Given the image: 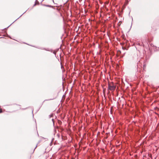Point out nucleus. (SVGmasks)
I'll return each instance as SVG.
<instances>
[{"instance_id":"nucleus-8","label":"nucleus","mask_w":159,"mask_h":159,"mask_svg":"<svg viewBox=\"0 0 159 159\" xmlns=\"http://www.w3.org/2000/svg\"><path fill=\"white\" fill-rule=\"evenodd\" d=\"M52 122H53V124L54 125V119H52Z\"/></svg>"},{"instance_id":"nucleus-4","label":"nucleus","mask_w":159,"mask_h":159,"mask_svg":"<svg viewBox=\"0 0 159 159\" xmlns=\"http://www.w3.org/2000/svg\"><path fill=\"white\" fill-rule=\"evenodd\" d=\"M36 2H37L38 3H39L37 0H36L35 2V4H34V6H35L36 5Z\"/></svg>"},{"instance_id":"nucleus-12","label":"nucleus","mask_w":159,"mask_h":159,"mask_svg":"<svg viewBox=\"0 0 159 159\" xmlns=\"http://www.w3.org/2000/svg\"><path fill=\"white\" fill-rule=\"evenodd\" d=\"M20 17H19V18H17V19H19V18H20Z\"/></svg>"},{"instance_id":"nucleus-6","label":"nucleus","mask_w":159,"mask_h":159,"mask_svg":"<svg viewBox=\"0 0 159 159\" xmlns=\"http://www.w3.org/2000/svg\"><path fill=\"white\" fill-rule=\"evenodd\" d=\"M54 98H52V99H48V100H45V101H49V100H53V99H54Z\"/></svg>"},{"instance_id":"nucleus-17","label":"nucleus","mask_w":159,"mask_h":159,"mask_svg":"<svg viewBox=\"0 0 159 159\" xmlns=\"http://www.w3.org/2000/svg\"><path fill=\"white\" fill-rule=\"evenodd\" d=\"M52 1H53L54 2V1H53V0H52Z\"/></svg>"},{"instance_id":"nucleus-7","label":"nucleus","mask_w":159,"mask_h":159,"mask_svg":"<svg viewBox=\"0 0 159 159\" xmlns=\"http://www.w3.org/2000/svg\"><path fill=\"white\" fill-rule=\"evenodd\" d=\"M2 111L1 109H0V113H2Z\"/></svg>"},{"instance_id":"nucleus-5","label":"nucleus","mask_w":159,"mask_h":159,"mask_svg":"<svg viewBox=\"0 0 159 159\" xmlns=\"http://www.w3.org/2000/svg\"><path fill=\"white\" fill-rule=\"evenodd\" d=\"M52 53H54L56 55V52H55V51H53V52H52Z\"/></svg>"},{"instance_id":"nucleus-10","label":"nucleus","mask_w":159,"mask_h":159,"mask_svg":"<svg viewBox=\"0 0 159 159\" xmlns=\"http://www.w3.org/2000/svg\"><path fill=\"white\" fill-rule=\"evenodd\" d=\"M37 147V145H36V147H35V148H34V149H35L36 148V147Z\"/></svg>"},{"instance_id":"nucleus-14","label":"nucleus","mask_w":159,"mask_h":159,"mask_svg":"<svg viewBox=\"0 0 159 159\" xmlns=\"http://www.w3.org/2000/svg\"><path fill=\"white\" fill-rule=\"evenodd\" d=\"M20 17H19V18H17V19H19V18H20Z\"/></svg>"},{"instance_id":"nucleus-3","label":"nucleus","mask_w":159,"mask_h":159,"mask_svg":"<svg viewBox=\"0 0 159 159\" xmlns=\"http://www.w3.org/2000/svg\"><path fill=\"white\" fill-rule=\"evenodd\" d=\"M53 114H52L50 115L49 116V117L51 118V117H52L53 116Z\"/></svg>"},{"instance_id":"nucleus-1","label":"nucleus","mask_w":159,"mask_h":159,"mask_svg":"<svg viewBox=\"0 0 159 159\" xmlns=\"http://www.w3.org/2000/svg\"><path fill=\"white\" fill-rule=\"evenodd\" d=\"M116 86L114 85L113 84H108V89L111 90L113 91L114 90L116 89Z\"/></svg>"},{"instance_id":"nucleus-15","label":"nucleus","mask_w":159,"mask_h":159,"mask_svg":"<svg viewBox=\"0 0 159 159\" xmlns=\"http://www.w3.org/2000/svg\"><path fill=\"white\" fill-rule=\"evenodd\" d=\"M22 15H20V16H22Z\"/></svg>"},{"instance_id":"nucleus-2","label":"nucleus","mask_w":159,"mask_h":159,"mask_svg":"<svg viewBox=\"0 0 159 159\" xmlns=\"http://www.w3.org/2000/svg\"><path fill=\"white\" fill-rule=\"evenodd\" d=\"M36 48H38L39 49H43V50H46V51H50L51 52H53V51L52 49H50V50L49 48H42V47H36Z\"/></svg>"},{"instance_id":"nucleus-9","label":"nucleus","mask_w":159,"mask_h":159,"mask_svg":"<svg viewBox=\"0 0 159 159\" xmlns=\"http://www.w3.org/2000/svg\"><path fill=\"white\" fill-rule=\"evenodd\" d=\"M47 6L48 7H51V6H50V5H47Z\"/></svg>"},{"instance_id":"nucleus-13","label":"nucleus","mask_w":159,"mask_h":159,"mask_svg":"<svg viewBox=\"0 0 159 159\" xmlns=\"http://www.w3.org/2000/svg\"><path fill=\"white\" fill-rule=\"evenodd\" d=\"M20 17H19V18H17V19H19V18H20Z\"/></svg>"},{"instance_id":"nucleus-16","label":"nucleus","mask_w":159,"mask_h":159,"mask_svg":"<svg viewBox=\"0 0 159 159\" xmlns=\"http://www.w3.org/2000/svg\"><path fill=\"white\" fill-rule=\"evenodd\" d=\"M33 110L32 111V113H33Z\"/></svg>"},{"instance_id":"nucleus-11","label":"nucleus","mask_w":159,"mask_h":159,"mask_svg":"<svg viewBox=\"0 0 159 159\" xmlns=\"http://www.w3.org/2000/svg\"><path fill=\"white\" fill-rule=\"evenodd\" d=\"M11 24V25H10L9 26H8V27H9Z\"/></svg>"}]
</instances>
